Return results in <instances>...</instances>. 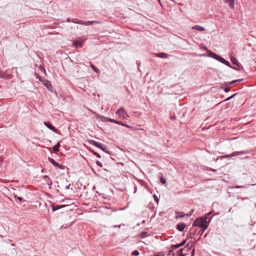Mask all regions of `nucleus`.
<instances>
[{
  "label": "nucleus",
  "instance_id": "nucleus-1",
  "mask_svg": "<svg viewBox=\"0 0 256 256\" xmlns=\"http://www.w3.org/2000/svg\"><path fill=\"white\" fill-rule=\"evenodd\" d=\"M210 220L211 218L208 220L207 216L201 217L197 218L194 221L193 225L195 226H198L199 227L201 228L202 230V231H204L208 228Z\"/></svg>",
  "mask_w": 256,
  "mask_h": 256
},
{
  "label": "nucleus",
  "instance_id": "nucleus-2",
  "mask_svg": "<svg viewBox=\"0 0 256 256\" xmlns=\"http://www.w3.org/2000/svg\"><path fill=\"white\" fill-rule=\"evenodd\" d=\"M250 153V151L248 150H242L239 152H234L230 154H226L222 156L223 158H231L233 156H238Z\"/></svg>",
  "mask_w": 256,
  "mask_h": 256
},
{
  "label": "nucleus",
  "instance_id": "nucleus-3",
  "mask_svg": "<svg viewBox=\"0 0 256 256\" xmlns=\"http://www.w3.org/2000/svg\"><path fill=\"white\" fill-rule=\"evenodd\" d=\"M72 22L75 23V24H78L82 25H85V26H89L92 25L94 24L98 23L97 21L95 20H91V21H88V22H84L82 20H80L77 18H74L72 20Z\"/></svg>",
  "mask_w": 256,
  "mask_h": 256
},
{
  "label": "nucleus",
  "instance_id": "nucleus-4",
  "mask_svg": "<svg viewBox=\"0 0 256 256\" xmlns=\"http://www.w3.org/2000/svg\"><path fill=\"white\" fill-rule=\"evenodd\" d=\"M90 143L92 144V145H93L100 149H101L104 152H107V151H106V146H105V145H104L100 143H99L98 142H96V141H94V140H90Z\"/></svg>",
  "mask_w": 256,
  "mask_h": 256
},
{
  "label": "nucleus",
  "instance_id": "nucleus-5",
  "mask_svg": "<svg viewBox=\"0 0 256 256\" xmlns=\"http://www.w3.org/2000/svg\"><path fill=\"white\" fill-rule=\"evenodd\" d=\"M208 56L218 60L224 64L226 60L224 58L220 57V56L211 51L208 52Z\"/></svg>",
  "mask_w": 256,
  "mask_h": 256
},
{
  "label": "nucleus",
  "instance_id": "nucleus-6",
  "mask_svg": "<svg viewBox=\"0 0 256 256\" xmlns=\"http://www.w3.org/2000/svg\"><path fill=\"white\" fill-rule=\"evenodd\" d=\"M68 206L67 205H64V204H62V205H57V206H56L54 205V204H52L51 205V208H52V210L53 212H54L58 209H60V208H63L64 207H66Z\"/></svg>",
  "mask_w": 256,
  "mask_h": 256
},
{
  "label": "nucleus",
  "instance_id": "nucleus-7",
  "mask_svg": "<svg viewBox=\"0 0 256 256\" xmlns=\"http://www.w3.org/2000/svg\"><path fill=\"white\" fill-rule=\"evenodd\" d=\"M73 46H74L76 48H80L82 46V42L79 40H75L73 43Z\"/></svg>",
  "mask_w": 256,
  "mask_h": 256
},
{
  "label": "nucleus",
  "instance_id": "nucleus-8",
  "mask_svg": "<svg viewBox=\"0 0 256 256\" xmlns=\"http://www.w3.org/2000/svg\"><path fill=\"white\" fill-rule=\"evenodd\" d=\"M193 30H196L198 32H204L205 31L206 28L204 26L195 25L193 26Z\"/></svg>",
  "mask_w": 256,
  "mask_h": 256
},
{
  "label": "nucleus",
  "instance_id": "nucleus-9",
  "mask_svg": "<svg viewBox=\"0 0 256 256\" xmlns=\"http://www.w3.org/2000/svg\"><path fill=\"white\" fill-rule=\"evenodd\" d=\"M186 242V240H184L181 243H180L179 244H172L171 246V248L172 249L178 248L182 246H184Z\"/></svg>",
  "mask_w": 256,
  "mask_h": 256
},
{
  "label": "nucleus",
  "instance_id": "nucleus-10",
  "mask_svg": "<svg viewBox=\"0 0 256 256\" xmlns=\"http://www.w3.org/2000/svg\"><path fill=\"white\" fill-rule=\"evenodd\" d=\"M44 124L50 130H52L54 132H56V128L53 126H52L50 122H44Z\"/></svg>",
  "mask_w": 256,
  "mask_h": 256
},
{
  "label": "nucleus",
  "instance_id": "nucleus-11",
  "mask_svg": "<svg viewBox=\"0 0 256 256\" xmlns=\"http://www.w3.org/2000/svg\"><path fill=\"white\" fill-rule=\"evenodd\" d=\"M48 162L52 164L55 166L58 167L60 168H62V166H60L58 162H56L54 159L50 158H48Z\"/></svg>",
  "mask_w": 256,
  "mask_h": 256
},
{
  "label": "nucleus",
  "instance_id": "nucleus-12",
  "mask_svg": "<svg viewBox=\"0 0 256 256\" xmlns=\"http://www.w3.org/2000/svg\"><path fill=\"white\" fill-rule=\"evenodd\" d=\"M185 226L186 224L184 223H180L176 225L177 229L180 232L183 231Z\"/></svg>",
  "mask_w": 256,
  "mask_h": 256
},
{
  "label": "nucleus",
  "instance_id": "nucleus-13",
  "mask_svg": "<svg viewBox=\"0 0 256 256\" xmlns=\"http://www.w3.org/2000/svg\"><path fill=\"white\" fill-rule=\"evenodd\" d=\"M156 56L157 57L163 58H166L168 57V54L164 53V52L156 54Z\"/></svg>",
  "mask_w": 256,
  "mask_h": 256
},
{
  "label": "nucleus",
  "instance_id": "nucleus-14",
  "mask_svg": "<svg viewBox=\"0 0 256 256\" xmlns=\"http://www.w3.org/2000/svg\"><path fill=\"white\" fill-rule=\"evenodd\" d=\"M44 84L46 87V88L49 90H52V86L51 85L50 83L48 80H46L44 82Z\"/></svg>",
  "mask_w": 256,
  "mask_h": 256
},
{
  "label": "nucleus",
  "instance_id": "nucleus-15",
  "mask_svg": "<svg viewBox=\"0 0 256 256\" xmlns=\"http://www.w3.org/2000/svg\"><path fill=\"white\" fill-rule=\"evenodd\" d=\"M124 109L123 108H119L116 112V114H118L119 116H122L124 114Z\"/></svg>",
  "mask_w": 256,
  "mask_h": 256
},
{
  "label": "nucleus",
  "instance_id": "nucleus-16",
  "mask_svg": "<svg viewBox=\"0 0 256 256\" xmlns=\"http://www.w3.org/2000/svg\"><path fill=\"white\" fill-rule=\"evenodd\" d=\"M43 179L44 180V181L46 182V184L49 185V186H50L52 185V182H51V180L48 177V176H45L43 177Z\"/></svg>",
  "mask_w": 256,
  "mask_h": 256
},
{
  "label": "nucleus",
  "instance_id": "nucleus-17",
  "mask_svg": "<svg viewBox=\"0 0 256 256\" xmlns=\"http://www.w3.org/2000/svg\"><path fill=\"white\" fill-rule=\"evenodd\" d=\"M225 0V2L226 3L228 4L229 6L231 8H234V0Z\"/></svg>",
  "mask_w": 256,
  "mask_h": 256
},
{
  "label": "nucleus",
  "instance_id": "nucleus-18",
  "mask_svg": "<svg viewBox=\"0 0 256 256\" xmlns=\"http://www.w3.org/2000/svg\"><path fill=\"white\" fill-rule=\"evenodd\" d=\"M60 146V142H58L54 147L53 150L54 152H58L59 151V148Z\"/></svg>",
  "mask_w": 256,
  "mask_h": 256
},
{
  "label": "nucleus",
  "instance_id": "nucleus-19",
  "mask_svg": "<svg viewBox=\"0 0 256 256\" xmlns=\"http://www.w3.org/2000/svg\"><path fill=\"white\" fill-rule=\"evenodd\" d=\"M241 80H234L232 81L226 82L225 84V86H228L230 84H234L238 82H240Z\"/></svg>",
  "mask_w": 256,
  "mask_h": 256
},
{
  "label": "nucleus",
  "instance_id": "nucleus-20",
  "mask_svg": "<svg viewBox=\"0 0 256 256\" xmlns=\"http://www.w3.org/2000/svg\"><path fill=\"white\" fill-rule=\"evenodd\" d=\"M231 60H232V62L236 64V65H237V66H238L237 62H236V60L234 58H231Z\"/></svg>",
  "mask_w": 256,
  "mask_h": 256
},
{
  "label": "nucleus",
  "instance_id": "nucleus-21",
  "mask_svg": "<svg viewBox=\"0 0 256 256\" xmlns=\"http://www.w3.org/2000/svg\"><path fill=\"white\" fill-rule=\"evenodd\" d=\"M160 182L162 184H165L166 183V180L162 177H160Z\"/></svg>",
  "mask_w": 256,
  "mask_h": 256
},
{
  "label": "nucleus",
  "instance_id": "nucleus-22",
  "mask_svg": "<svg viewBox=\"0 0 256 256\" xmlns=\"http://www.w3.org/2000/svg\"><path fill=\"white\" fill-rule=\"evenodd\" d=\"M176 218L178 219V218H183L185 214L180 215L178 212H176Z\"/></svg>",
  "mask_w": 256,
  "mask_h": 256
},
{
  "label": "nucleus",
  "instance_id": "nucleus-23",
  "mask_svg": "<svg viewBox=\"0 0 256 256\" xmlns=\"http://www.w3.org/2000/svg\"><path fill=\"white\" fill-rule=\"evenodd\" d=\"M91 68L96 72L97 73H98L99 72V70L95 66H94L93 64H92L91 65Z\"/></svg>",
  "mask_w": 256,
  "mask_h": 256
},
{
  "label": "nucleus",
  "instance_id": "nucleus-24",
  "mask_svg": "<svg viewBox=\"0 0 256 256\" xmlns=\"http://www.w3.org/2000/svg\"><path fill=\"white\" fill-rule=\"evenodd\" d=\"M132 255L133 256H138L139 255V252L138 250H135L132 253Z\"/></svg>",
  "mask_w": 256,
  "mask_h": 256
},
{
  "label": "nucleus",
  "instance_id": "nucleus-25",
  "mask_svg": "<svg viewBox=\"0 0 256 256\" xmlns=\"http://www.w3.org/2000/svg\"><path fill=\"white\" fill-rule=\"evenodd\" d=\"M96 164L98 166L102 168V164L99 161H96Z\"/></svg>",
  "mask_w": 256,
  "mask_h": 256
},
{
  "label": "nucleus",
  "instance_id": "nucleus-26",
  "mask_svg": "<svg viewBox=\"0 0 256 256\" xmlns=\"http://www.w3.org/2000/svg\"><path fill=\"white\" fill-rule=\"evenodd\" d=\"M14 198H16V200H18L20 201H22V197L18 196L16 195L14 196Z\"/></svg>",
  "mask_w": 256,
  "mask_h": 256
},
{
  "label": "nucleus",
  "instance_id": "nucleus-27",
  "mask_svg": "<svg viewBox=\"0 0 256 256\" xmlns=\"http://www.w3.org/2000/svg\"><path fill=\"white\" fill-rule=\"evenodd\" d=\"M186 246L188 248H191L192 247V243L190 244V242H188Z\"/></svg>",
  "mask_w": 256,
  "mask_h": 256
},
{
  "label": "nucleus",
  "instance_id": "nucleus-28",
  "mask_svg": "<svg viewBox=\"0 0 256 256\" xmlns=\"http://www.w3.org/2000/svg\"><path fill=\"white\" fill-rule=\"evenodd\" d=\"M108 120L109 122H114L116 124V122H117V120H114V119H112V118H108Z\"/></svg>",
  "mask_w": 256,
  "mask_h": 256
},
{
  "label": "nucleus",
  "instance_id": "nucleus-29",
  "mask_svg": "<svg viewBox=\"0 0 256 256\" xmlns=\"http://www.w3.org/2000/svg\"><path fill=\"white\" fill-rule=\"evenodd\" d=\"M224 64L226 65L227 66L230 67V68H232V66H230V62H228L227 60H226V62H224Z\"/></svg>",
  "mask_w": 256,
  "mask_h": 256
},
{
  "label": "nucleus",
  "instance_id": "nucleus-30",
  "mask_svg": "<svg viewBox=\"0 0 256 256\" xmlns=\"http://www.w3.org/2000/svg\"><path fill=\"white\" fill-rule=\"evenodd\" d=\"M122 116L124 118H127L128 117V115L127 114V113L126 112H124V114Z\"/></svg>",
  "mask_w": 256,
  "mask_h": 256
},
{
  "label": "nucleus",
  "instance_id": "nucleus-31",
  "mask_svg": "<svg viewBox=\"0 0 256 256\" xmlns=\"http://www.w3.org/2000/svg\"><path fill=\"white\" fill-rule=\"evenodd\" d=\"M224 91L226 92H229L230 91V88L228 86H226L224 88Z\"/></svg>",
  "mask_w": 256,
  "mask_h": 256
},
{
  "label": "nucleus",
  "instance_id": "nucleus-32",
  "mask_svg": "<svg viewBox=\"0 0 256 256\" xmlns=\"http://www.w3.org/2000/svg\"><path fill=\"white\" fill-rule=\"evenodd\" d=\"M154 198L155 201L156 202H158V198L155 194L154 195Z\"/></svg>",
  "mask_w": 256,
  "mask_h": 256
},
{
  "label": "nucleus",
  "instance_id": "nucleus-33",
  "mask_svg": "<svg viewBox=\"0 0 256 256\" xmlns=\"http://www.w3.org/2000/svg\"><path fill=\"white\" fill-rule=\"evenodd\" d=\"M94 155H95L98 158H100V156L98 153H97L96 152H94Z\"/></svg>",
  "mask_w": 256,
  "mask_h": 256
},
{
  "label": "nucleus",
  "instance_id": "nucleus-34",
  "mask_svg": "<svg viewBox=\"0 0 256 256\" xmlns=\"http://www.w3.org/2000/svg\"><path fill=\"white\" fill-rule=\"evenodd\" d=\"M168 254L169 255H174V251L172 250H170L169 252H168Z\"/></svg>",
  "mask_w": 256,
  "mask_h": 256
},
{
  "label": "nucleus",
  "instance_id": "nucleus-35",
  "mask_svg": "<svg viewBox=\"0 0 256 256\" xmlns=\"http://www.w3.org/2000/svg\"><path fill=\"white\" fill-rule=\"evenodd\" d=\"M116 124H118L122 125V126L124 125V124L122 122H119V121H117V122H116Z\"/></svg>",
  "mask_w": 256,
  "mask_h": 256
},
{
  "label": "nucleus",
  "instance_id": "nucleus-36",
  "mask_svg": "<svg viewBox=\"0 0 256 256\" xmlns=\"http://www.w3.org/2000/svg\"><path fill=\"white\" fill-rule=\"evenodd\" d=\"M243 187H244V186H236L234 188H243Z\"/></svg>",
  "mask_w": 256,
  "mask_h": 256
},
{
  "label": "nucleus",
  "instance_id": "nucleus-37",
  "mask_svg": "<svg viewBox=\"0 0 256 256\" xmlns=\"http://www.w3.org/2000/svg\"><path fill=\"white\" fill-rule=\"evenodd\" d=\"M235 96V94H234V95H232V96L227 98L226 100H230L232 97H234V96Z\"/></svg>",
  "mask_w": 256,
  "mask_h": 256
},
{
  "label": "nucleus",
  "instance_id": "nucleus-38",
  "mask_svg": "<svg viewBox=\"0 0 256 256\" xmlns=\"http://www.w3.org/2000/svg\"><path fill=\"white\" fill-rule=\"evenodd\" d=\"M40 69L42 70H43L44 72H46V70H44V68L42 67L41 66L40 67Z\"/></svg>",
  "mask_w": 256,
  "mask_h": 256
},
{
  "label": "nucleus",
  "instance_id": "nucleus-39",
  "mask_svg": "<svg viewBox=\"0 0 256 256\" xmlns=\"http://www.w3.org/2000/svg\"><path fill=\"white\" fill-rule=\"evenodd\" d=\"M38 80H39L40 81L42 82L43 83L44 82L42 77H40Z\"/></svg>",
  "mask_w": 256,
  "mask_h": 256
},
{
  "label": "nucleus",
  "instance_id": "nucleus-40",
  "mask_svg": "<svg viewBox=\"0 0 256 256\" xmlns=\"http://www.w3.org/2000/svg\"><path fill=\"white\" fill-rule=\"evenodd\" d=\"M35 75L36 76V78L38 79H39L40 77H41L40 76V75L38 74H36Z\"/></svg>",
  "mask_w": 256,
  "mask_h": 256
},
{
  "label": "nucleus",
  "instance_id": "nucleus-41",
  "mask_svg": "<svg viewBox=\"0 0 256 256\" xmlns=\"http://www.w3.org/2000/svg\"><path fill=\"white\" fill-rule=\"evenodd\" d=\"M114 228H120V225H115L114 226Z\"/></svg>",
  "mask_w": 256,
  "mask_h": 256
},
{
  "label": "nucleus",
  "instance_id": "nucleus-42",
  "mask_svg": "<svg viewBox=\"0 0 256 256\" xmlns=\"http://www.w3.org/2000/svg\"><path fill=\"white\" fill-rule=\"evenodd\" d=\"M182 250H183V248L180 249L179 250H178L179 253H182Z\"/></svg>",
  "mask_w": 256,
  "mask_h": 256
},
{
  "label": "nucleus",
  "instance_id": "nucleus-43",
  "mask_svg": "<svg viewBox=\"0 0 256 256\" xmlns=\"http://www.w3.org/2000/svg\"><path fill=\"white\" fill-rule=\"evenodd\" d=\"M70 184H69V185H68V186H66V190L68 189V188H70Z\"/></svg>",
  "mask_w": 256,
  "mask_h": 256
},
{
  "label": "nucleus",
  "instance_id": "nucleus-44",
  "mask_svg": "<svg viewBox=\"0 0 256 256\" xmlns=\"http://www.w3.org/2000/svg\"><path fill=\"white\" fill-rule=\"evenodd\" d=\"M176 118V117H175V116H170V118H171L172 120L174 119V118Z\"/></svg>",
  "mask_w": 256,
  "mask_h": 256
},
{
  "label": "nucleus",
  "instance_id": "nucleus-45",
  "mask_svg": "<svg viewBox=\"0 0 256 256\" xmlns=\"http://www.w3.org/2000/svg\"><path fill=\"white\" fill-rule=\"evenodd\" d=\"M66 21L68 22H72V20H70V19L68 18V19H67Z\"/></svg>",
  "mask_w": 256,
  "mask_h": 256
},
{
  "label": "nucleus",
  "instance_id": "nucleus-46",
  "mask_svg": "<svg viewBox=\"0 0 256 256\" xmlns=\"http://www.w3.org/2000/svg\"><path fill=\"white\" fill-rule=\"evenodd\" d=\"M124 126H126V127H127V128H130V126H128V125H127V124H124Z\"/></svg>",
  "mask_w": 256,
  "mask_h": 256
},
{
  "label": "nucleus",
  "instance_id": "nucleus-47",
  "mask_svg": "<svg viewBox=\"0 0 256 256\" xmlns=\"http://www.w3.org/2000/svg\"><path fill=\"white\" fill-rule=\"evenodd\" d=\"M211 213H212L211 212H208V213L207 214V216H210V215L211 214Z\"/></svg>",
  "mask_w": 256,
  "mask_h": 256
},
{
  "label": "nucleus",
  "instance_id": "nucleus-48",
  "mask_svg": "<svg viewBox=\"0 0 256 256\" xmlns=\"http://www.w3.org/2000/svg\"><path fill=\"white\" fill-rule=\"evenodd\" d=\"M192 214V212H190L189 214H187V216H190Z\"/></svg>",
  "mask_w": 256,
  "mask_h": 256
},
{
  "label": "nucleus",
  "instance_id": "nucleus-49",
  "mask_svg": "<svg viewBox=\"0 0 256 256\" xmlns=\"http://www.w3.org/2000/svg\"><path fill=\"white\" fill-rule=\"evenodd\" d=\"M232 68L233 69L235 70H238V69H237L236 68H232Z\"/></svg>",
  "mask_w": 256,
  "mask_h": 256
},
{
  "label": "nucleus",
  "instance_id": "nucleus-50",
  "mask_svg": "<svg viewBox=\"0 0 256 256\" xmlns=\"http://www.w3.org/2000/svg\"><path fill=\"white\" fill-rule=\"evenodd\" d=\"M194 32H192V34H193V36H195V34H194Z\"/></svg>",
  "mask_w": 256,
  "mask_h": 256
},
{
  "label": "nucleus",
  "instance_id": "nucleus-51",
  "mask_svg": "<svg viewBox=\"0 0 256 256\" xmlns=\"http://www.w3.org/2000/svg\"><path fill=\"white\" fill-rule=\"evenodd\" d=\"M143 234H146V232H143Z\"/></svg>",
  "mask_w": 256,
  "mask_h": 256
},
{
  "label": "nucleus",
  "instance_id": "nucleus-52",
  "mask_svg": "<svg viewBox=\"0 0 256 256\" xmlns=\"http://www.w3.org/2000/svg\"><path fill=\"white\" fill-rule=\"evenodd\" d=\"M248 158V156H246L244 158Z\"/></svg>",
  "mask_w": 256,
  "mask_h": 256
},
{
  "label": "nucleus",
  "instance_id": "nucleus-53",
  "mask_svg": "<svg viewBox=\"0 0 256 256\" xmlns=\"http://www.w3.org/2000/svg\"><path fill=\"white\" fill-rule=\"evenodd\" d=\"M192 254H194V250H193Z\"/></svg>",
  "mask_w": 256,
  "mask_h": 256
},
{
  "label": "nucleus",
  "instance_id": "nucleus-54",
  "mask_svg": "<svg viewBox=\"0 0 256 256\" xmlns=\"http://www.w3.org/2000/svg\"><path fill=\"white\" fill-rule=\"evenodd\" d=\"M182 256H184V255H183V254H182Z\"/></svg>",
  "mask_w": 256,
  "mask_h": 256
}]
</instances>
